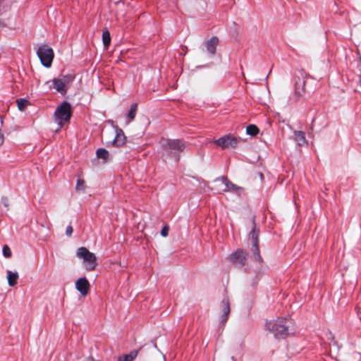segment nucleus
I'll return each instance as SVG.
<instances>
[{
	"label": "nucleus",
	"mask_w": 361,
	"mask_h": 361,
	"mask_svg": "<svg viewBox=\"0 0 361 361\" xmlns=\"http://www.w3.org/2000/svg\"><path fill=\"white\" fill-rule=\"evenodd\" d=\"M214 142L216 143L218 146L224 149L228 147H235L238 145V141L236 137L228 134L223 137H221L217 140H214Z\"/></svg>",
	"instance_id": "0eeeda50"
},
{
	"label": "nucleus",
	"mask_w": 361,
	"mask_h": 361,
	"mask_svg": "<svg viewBox=\"0 0 361 361\" xmlns=\"http://www.w3.org/2000/svg\"><path fill=\"white\" fill-rule=\"evenodd\" d=\"M161 146L164 150L169 153L183 152L186 148V145L180 140H161Z\"/></svg>",
	"instance_id": "423d86ee"
},
{
	"label": "nucleus",
	"mask_w": 361,
	"mask_h": 361,
	"mask_svg": "<svg viewBox=\"0 0 361 361\" xmlns=\"http://www.w3.org/2000/svg\"><path fill=\"white\" fill-rule=\"evenodd\" d=\"M241 189H242L241 188L234 185L233 183H232L229 180H228V182H227V185H226L224 188H223V190L224 191H226V192H228V191H238V190H240Z\"/></svg>",
	"instance_id": "412c9836"
},
{
	"label": "nucleus",
	"mask_w": 361,
	"mask_h": 361,
	"mask_svg": "<svg viewBox=\"0 0 361 361\" xmlns=\"http://www.w3.org/2000/svg\"><path fill=\"white\" fill-rule=\"evenodd\" d=\"M169 228L167 226H164L161 231V235L163 237H166L169 234Z\"/></svg>",
	"instance_id": "a878e982"
},
{
	"label": "nucleus",
	"mask_w": 361,
	"mask_h": 361,
	"mask_svg": "<svg viewBox=\"0 0 361 361\" xmlns=\"http://www.w3.org/2000/svg\"><path fill=\"white\" fill-rule=\"evenodd\" d=\"M293 325L292 319L286 317H279L266 322V330L274 335L277 339L285 338L291 333Z\"/></svg>",
	"instance_id": "f257e3e1"
},
{
	"label": "nucleus",
	"mask_w": 361,
	"mask_h": 361,
	"mask_svg": "<svg viewBox=\"0 0 361 361\" xmlns=\"http://www.w3.org/2000/svg\"><path fill=\"white\" fill-rule=\"evenodd\" d=\"M18 107L20 111H24L26 106L29 104V102L25 99H20L16 101Z\"/></svg>",
	"instance_id": "5701e85b"
},
{
	"label": "nucleus",
	"mask_w": 361,
	"mask_h": 361,
	"mask_svg": "<svg viewBox=\"0 0 361 361\" xmlns=\"http://www.w3.org/2000/svg\"><path fill=\"white\" fill-rule=\"evenodd\" d=\"M109 152L104 148H100L97 150V157L99 159H102L104 161H106L109 159Z\"/></svg>",
	"instance_id": "6ab92c4d"
},
{
	"label": "nucleus",
	"mask_w": 361,
	"mask_h": 361,
	"mask_svg": "<svg viewBox=\"0 0 361 361\" xmlns=\"http://www.w3.org/2000/svg\"><path fill=\"white\" fill-rule=\"evenodd\" d=\"M227 182H228V180L224 176H221L215 179L214 183L219 192H225L223 188H224L226 185H227Z\"/></svg>",
	"instance_id": "2eb2a0df"
},
{
	"label": "nucleus",
	"mask_w": 361,
	"mask_h": 361,
	"mask_svg": "<svg viewBox=\"0 0 361 361\" xmlns=\"http://www.w3.org/2000/svg\"><path fill=\"white\" fill-rule=\"evenodd\" d=\"M328 338H329V339H330V338H331V339H333V338H334V336H333V335H332V334H331V333H329V337H328Z\"/></svg>",
	"instance_id": "7c9ffc66"
},
{
	"label": "nucleus",
	"mask_w": 361,
	"mask_h": 361,
	"mask_svg": "<svg viewBox=\"0 0 361 361\" xmlns=\"http://www.w3.org/2000/svg\"><path fill=\"white\" fill-rule=\"evenodd\" d=\"M1 203L6 207H8V203H9V200L8 199V197H1Z\"/></svg>",
	"instance_id": "bb28decb"
},
{
	"label": "nucleus",
	"mask_w": 361,
	"mask_h": 361,
	"mask_svg": "<svg viewBox=\"0 0 361 361\" xmlns=\"http://www.w3.org/2000/svg\"><path fill=\"white\" fill-rule=\"evenodd\" d=\"M137 104H133L130 106V109L127 115V123H130L132 121L134 120L135 117V115H136V111H137Z\"/></svg>",
	"instance_id": "f3484780"
},
{
	"label": "nucleus",
	"mask_w": 361,
	"mask_h": 361,
	"mask_svg": "<svg viewBox=\"0 0 361 361\" xmlns=\"http://www.w3.org/2000/svg\"><path fill=\"white\" fill-rule=\"evenodd\" d=\"M252 252L254 258L258 262H262V258L259 254V248L258 246V235L255 233V228L252 229Z\"/></svg>",
	"instance_id": "9d476101"
},
{
	"label": "nucleus",
	"mask_w": 361,
	"mask_h": 361,
	"mask_svg": "<svg viewBox=\"0 0 361 361\" xmlns=\"http://www.w3.org/2000/svg\"><path fill=\"white\" fill-rule=\"evenodd\" d=\"M74 78L75 77L72 74H67L54 78L51 81L52 85L49 86V89L54 88L60 94H65L67 92L68 87L74 80Z\"/></svg>",
	"instance_id": "7ed1b4c3"
},
{
	"label": "nucleus",
	"mask_w": 361,
	"mask_h": 361,
	"mask_svg": "<svg viewBox=\"0 0 361 361\" xmlns=\"http://www.w3.org/2000/svg\"><path fill=\"white\" fill-rule=\"evenodd\" d=\"M115 131H116V135L114 139L109 142L107 145L109 146L110 145L114 147H121L123 146L126 142V136L124 135L123 131L118 128L117 126L115 127Z\"/></svg>",
	"instance_id": "1a4fd4ad"
},
{
	"label": "nucleus",
	"mask_w": 361,
	"mask_h": 361,
	"mask_svg": "<svg viewBox=\"0 0 361 361\" xmlns=\"http://www.w3.org/2000/svg\"><path fill=\"white\" fill-rule=\"evenodd\" d=\"M75 288L82 296H85L88 294L90 288V282L85 277L79 278L75 281Z\"/></svg>",
	"instance_id": "6e6552de"
},
{
	"label": "nucleus",
	"mask_w": 361,
	"mask_h": 361,
	"mask_svg": "<svg viewBox=\"0 0 361 361\" xmlns=\"http://www.w3.org/2000/svg\"><path fill=\"white\" fill-rule=\"evenodd\" d=\"M228 361H237V360L235 357L232 356Z\"/></svg>",
	"instance_id": "2f4dec72"
},
{
	"label": "nucleus",
	"mask_w": 361,
	"mask_h": 361,
	"mask_svg": "<svg viewBox=\"0 0 361 361\" xmlns=\"http://www.w3.org/2000/svg\"><path fill=\"white\" fill-rule=\"evenodd\" d=\"M75 188L78 191L83 192L85 190V181L82 179H78Z\"/></svg>",
	"instance_id": "b1692460"
},
{
	"label": "nucleus",
	"mask_w": 361,
	"mask_h": 361,
	"mask_svg": "<svg viewBox=\"0 0 361 361\" xmlns=\"http://www.w3.org/2000/svg\"><path fill=\"white\" fill-rule=\"evenodd\" d=\"M231 260L237 265L243 266L246 260V254L243 250H237L231 255Z\"/></svg>",
	"instance_id": "9b49d317"
},
{
	"label": "nucleus",
	"mask_w": 361,
	"mask_h": 361,
	"mask_svg": "<svg viewBox=\"0 0 361 361\" xmlns=\"http://www.w3.org/2000/svg\"><path fill=\"white\" fill-rule=\"evenodd\" d=\"M76 257L82 260V263L87 271L94 270L97 265L95 255L85 247H79L77 250Z\"/></svg>",
	"instance_id": "f03ea898"
},
{
	"label": "nucleus",
	"mask_w": 361,
	"mask_h": 361,
	"mask_svg": "<svg viewBox=\"0 0 361 361\" xmlns=\"http://www.w3.org/2000/svg\"><path fill=\"white\" fill-rule=\"evenodd\" d=\"M18 272H13L11 271H7V279L8 283L10 286L13 287L17 283V280L18 279Z\"/></svg>",
	"instance_id": "dca6fc26"
},
{
	"label": "nucleus",
	"mask_w": 361,
	"mask_h": 361,
	"mask_svg": "<svg viewBox=\"0 0 361 361\" xmlns=\"http://www.w3.org/2000/svg\"><path fill=\"white\" fill-rule=\"evenodd\" d=\"M102 41L105 47H109L111 43V36L109 31L106 30L103 32Z\"/></svg>",
	"instance_id": "aec40b11"
},
{
	"label": "nucleus",
	"mask_w": 361,
	"mask_h": 361,
	"mask_svg": "<svg viewBox=\"0 0 361 361\" xmlns=\"http://www.w3.org/2000/svg\"><path fill=\"white\" fill-rule=\"evenodd\" d=\"M299 83L298 82H296L295 84V94L297 95H300L301 94V92L299 90Z\"/></svg>",
	"instance_id": "c85d7f7f"
},
{
	"label": "nucleus",
	"mask_w": 361,
	"mask_h": 361,
	"mask_svg": "<svg viewBox=\"0 0 361 361\" xmlns=\"http://www.w3.org/2000/svg\"><path fill=\"white\" fill-rule=\"evenodd\" d=\"M246 132L248 135L255 136L259 133V129L255 125H249L246 128Z\"/></svg>",
	"instance_id": "4be33fe9"
},
{
	"label": "nucleus",
	"mask_w": 361,
	"mask_h": 361,
	"mask_svg": "<svg viewBox=\"0 0 361 361\" xmlns=\"http://www.w3.org/2000/svg\"><path fill=\"white\" fill-rule=\"evenodd\" d=\"M219 43V39L216 37H212L209 40L206 42L205 45L207 50L211 54H214L216 52V47Z\"/></svg>",
	"instance_id": "ddd939ff"
},
{
	"label": "nucleus",
	"mask_w": 361,
	"mask_h": 361,
	"mask_svg": "<svg viewBox=\"0 0 361 361\" xmlns=\"http://www.w3.org/2000/svg\"><path fill=\"white\" fill-rule=\"evenodd\" d=\"M305 80H303V81H302V87H304V86H305ZM302 90H303V87H302Z\"/></svg>",
	"instance_id": "473e14b6"
},
{
	"label": "nucleus",
	"mask_w": 361,
	"mask_h": 361,
	"mask_svg": "<svg viewBox=\"0 0 361 361\" xmlns=\"http://www.w3.org/2000/svg\"><path fill=\"white\" fill-rule=\"evenodd\" d=\"M294 140L300 146L305 145L307 143V140L305 136V133L300 130L294 131Z\"/></svg>",
	"instance_id": "4468645a"
},
{
	"label": "nucleus",
	"mask_w": 361,
	"mask_h": 361,
	"mask_svg": "<svg viewBox=\"0 0 361 361\" xmlns=\"http://www.w3.org/2000/svg\"><path fill=\"white\" fill-rule=\"evenodd\" d=\"M66 233L67 235L70 236L73 233V228L71 226H68L66 230Z\"/></svg>",
	"instance_id": "cd10ccee"
},
{
	"label": "nucleus",
	"mask_w": 361,
	"mask_h": 361,
	"mask_svg": "<svg viewBox=\"0 0 361 361\" xmlns=\"http://www.w3.org/2000/svg\"><path fill=\"white\" fill-rule=\"evenodd\" d=\"M2 252L5 257L9 258L11 257V251L8 245H5L4 246Z\"/></svg>",
	"instance_id": "393cba45"
},
{
	"label": "nucleus",
	"mask_w": 361,
	"mask_h": 361,
	"mask_svg": "<svg viewBox=\"0 0 361 361\" xmlns=\"http://www.w3.org/2000/svg\"><path fill=\"white\" fill-rule=\"evenodd\" d=\"M37 54L44 67H51L54 56V51L51 47L43 44L38 48Z\"/></svg>",
	"instance_id": "39448f33"
},
{
	"label": "nucleus",
	"mask_w": 361,
	"mask_h": 361,
	"mask_svg": "<svg viewBox=\"0 0 361 361\" xmlns=\"http://www.w3.org/2000/svg\"><path fill=\"white\" fill-rule=\"evenodd\" d=\"M71 104L64 102L61 105H59L54 113V116L56 121L58 123L60 129L64 123L68 122L71 117Z\"/></svg>",
	"instance_id": "20e7f679"
},
{
	"label": "nucleus",
	"mask_w": 361,
	"mask_h": 361,
	"mask_svg": "<svg viewBox=\"0 0 361 361\" xmlns=\"http://www.w3.org/2000/svg\"><path fill=\"white\" fill-rule=\"evenodd\" d=\"M358 56H359V61H360V70H361V56L360 54V53H358Z\"/></svg>",
	"instance_id": "c756f323"
},
{
	"label": "nucleus",
	"mask_w": 361,
	"mask_h": 361,
	"mask_svg": "<svg viewBox=\"0 0 361 361\" xmlns=\"http://www.w3.org/2000/svg\"><path fill=\"white\" fill-rule=\"evenodd\" d=\"M221 312L222 313L221 322L225 323L228 319V316L230 314V304L226 298H224L220 304Z\"/></svg>",
	"instance_id": "f8f14e48"
},
{
	"label": "nucleus",
	"mask_w": 361,
	"mask_h": 361,
	"mask_svg": "<svg viewBox=\"0 0 361 361\" xmlns=\"http://www.w3.org/2000/svg\"><path fill=\"white\" fill-rule=\"evenodd\" d=\"M137 355V351L134 350L128 355H125L118 357V361H133Z\"/></svg>",
	"instance_id": "a211bd4d"
}]
</instances>
